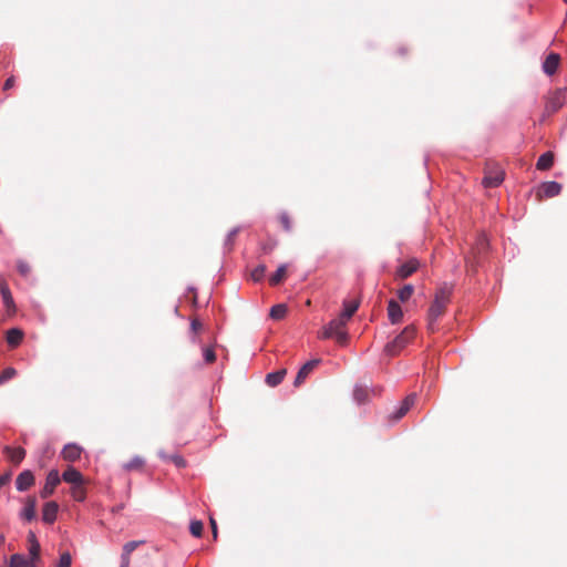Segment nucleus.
I'll return each mask as SVG.
<instances>
[{
	"mask_svg": "<svg viewBox=\"0 0 567 567\" xmlns=\"http://www.w3.org/2000/svg\"><path fill=\"white\" fill-rule=\"evenodd\" d=\"M452 292L453 286L449 284H443L436 289L434 300L427 312V329L431 332L436 330L437 319L445 313L446 307L451 302Z\"/></svg>",
	"mask_w": 567,
	"mask_h": 567,
	"instance_id": "1",
	"label": "nucleus"
},
{
	"mask_svg": "<svg viewBox=\"0 0 567 567\" xmlns=\"http://www.w3.org/2000/svg\"><path fill=\"white\" fill-rule=\"evenodd\" d=\"M567 101V87H558L553 91H549L544 96V111L542 114L540 121H545L547 117L551 116L556 112H558Z\"/></svg>",
	"mask_w": 567,
	"mask_h": 567,
	"instance_id": "2",
	"label": "nucleus"
},
{
	"mask_svg": "<svg viewBox=\"0 0 567 567\" xmlns=\"http://www.w3.org/2000/svg\"><path fill=\"white\" fill-rule=\"evenodd\" d=\"M415 328L414 326H406L400 334H398L393 341L389 342L384 351L389 355H396L401 350H403L414 338H415Z\"/></svg>",
	"mask_w": 567,
	"mask_h": 567,
	"instance_id": "3",
	"label": "nucleus"
},
{
	"mask_svg": "<svg viewBox=\"0 0 567 567\" xmlns=\"http://www.w3.org/2000/svg\"><path fill=\"white\" fill-rule=\"evenodd\" d=\"M488 248L487 238L484 235L477 237L475 245L472 247L471 257L466 258L467 272H475L480 257L486 252Z\"/></svg>",
	"mask_w": 567,
	"mask_h": 567,
	"instance_id": "4",
	"label": "nucleus"
},
{
	"mask_svg": "<svg viewBox=\"0 0 567 567\" xmlns=\"http://www.w3.org/2000/svg\"><path fill=\"white\" fill-rule=\"evenodd\" d=\"M484 173L482 184L486 188L497 187L504 181V171L496 164H487Z\"/></svg>",
	"mask_w": 567,
	"mask_h": 567,
	"instance_id": "5",
	"label": "nucleus"
},
{
	"mask_svg": "<svg viewBox=\"0 0 567 567\" xmlns=\"http://www.w3.org/2000/svg\"><path fill=\"white\" fill-rule=\"evenodd\" d=\"M348 320L342 316L331 320L328 326H326L320 334V338L328 339L332 338L334 333L343 331L347 326Z\"/></svg>",
	"mask_w": 567,
	"mask_h": 567,
	"instance_id": "6",
	"label": "nucleus"
},
{
	"mask_svg": "<svg viewBox=\"0 0 567 567\" xmlns=\"http://www.w3.org/2000/svg\"><path fill=\"white\" fill-rule=\"evenodd\" d=\"M60 482L61 478L59 472L56 470H51L48 473L45 484L40 492V496L42 498H48L49 496H51L54 493L55 487L60 484Z\"/></svg>",
	"mask_w": 567,
	"mask_h": 567,
	"instance_id": "7",
	"label": "nucleus"
},
{
	"mask_svg": "<svg viewBox=\"0 0 567 567\" xmlns=\"http://www.w3.org/2000/svg\"><path fill=\"white\" fill-rule=\"evenodd\" d=\"M420 267V262L415 258L409 259L406 262L402 264L395 271V278L398 279H406L412 276Z\"/></svg>",
	"mask_w": 567,
	"mask_h": 567,
	"instance_id": "8",
	"label": "nucleus"
},
{
	"mask_svg": "<svg viewBox=\"0 0 567 567\" xmlns=\"http://www.w3.org/2000/svg\"><path fill=\"white\" fill-rule=\"evenodd\" d=\"M320 359H313L305 363L297 373L293 385L300 386L308 375L319 365Z\"/></svg>",
	"mask_w": 567,
	"mask_h": 567,
	"instance_id": "9",
	"label": "nucleus"
},
{
	"mask_svg": "<svg viewBox=\"0 0 567 567\" xmlns=\"http://www.w3.org/2000/svg\"><path fill=\"white\" fill-rule=\"evenodd\" d=\"M561 192V185L557 182H545L540 185L537 196L543 198H551L559 195Z\"/></svg>",
	"mask_w": 567,
	"mask_h": 567,
	"instance_id": "10",
	"label": "nucleus"
},
{
	"mask_svg": "<svg viewBox=\"0 0 567 567\" xmlns=\"http://www.w3.org/2000/svg\"><path fill=\"white\" fill-rule=\"evenodd\" d=\"M82 451L83 449L80 445L75 443H69L63 447L61 456L64 461L75 462L81 457Z\"/></svg>",
	"mask_w": 567,
	"mask_h": 567,
	"instance_id": "11",
	"label": "nucleus"
},
{
	"mask_svg": "<svg viewBox=\"0 0 567 567\" xmlns=\"http://www.w3.org/2000/svg\"><path fill=\"white\" fill-rule=\"evenodd\" d=\"M33 484H34V475L29 470L21 472L16 480L17 489L20 492H24V491L29 489Z\"/></svg>",
	"mask_w": 567,
	"mask_h": 567,
	"instance_id": "12",
	"label": "nucleus"
},
{
	"mask_svg": "<svg viewBox=\"0 0 567 567\" xmlns=\"http://www.w3.org/2000/svg\"><path fill=\"white\" fill-rule=\"evenodd\" d=\"M59 512V505L56 502L51 501L43 505L42 508V520L47 524H53L56 519Z\"/></svg>",
	"mask_w": 567,
	"mask_h": 567,
	"instance_id": "13",
	"label": "nucleus"
},
{
	"mask_svg": "<svg viewBox=\"0 0 567 567\" xmlns=\"http://www.w3.org/2000/svg\"><path fill=\"white\" fill-rule=\"evenodd\" d=\"M388 317L391 323L396 324L402 321L403 311L399 302L394 299L388 302Z\"/></svg>",
	"mask_w": 567,
	"mask_h": 567,
	"instance_id": "14",
	"label": "nucleus"
},
{
	"mask_svg": "<svg viewBox=\"0 0 567 567\" xmlns=\"http://www.w3.org/2000/svg\"><path fill=\"white\" fill-rule=\"evenodd\" d=\"M62 480L73 486L84 484L83 475L73 466H69L62 474Z\"/></svg>",
	"mask_w": 567,
	"mask_h": 567,
	"instance_id": "15",
	"label": "nucleus"
},
{
	"mask_svg": "<svg viewBox=\"0 0 567 567\" xmlns=\"http://www.w3.org/2000/svg\"><path fill=\"white\" fill-rule=\"evenodd\" d=\"M560 63V56L557 53H550L547 55L543 63V70L547 75H553L556 73Z\"/></svg>",
	"mask_w": 567,
	"mask_h": 567,
	"instance_id": "16",
	"label": "nucleus"
},
{
	"mask_svg": "<svg viewBox=\"0 0 567 567\" xmlns=\"http://www.w3.org/2000/svg\"><path fill=\"white\" fill-rule=\"evenodd\" d=\"M38 560H32V556L25 557L21 554H14L10 558V567H35Z\"/></svg>",
	"mask_w": 567,
	"mask_h": 567,
	"instance_id": "17",
	"label": "nucleus"
},
{
	"mask_svg": "<svg viewBox=\"0 0 567 567\" xmlns=\"http://www.w3.org/2000/svg\"><path fill=\"white\" fill-rule=\"evenodd\" d=\"M415 400H416L415 394L408 395L401 403L399 410L394 413L393 420L398 421L401 417H403L409 412L411 406L415 403Z\"/></svg>",
	"mask_w": 567,
	"mask_h": 567,
	"instance_id": "18",
	"label": "nucleus"
},
{
	"mask_svg": "<svg viewBox=\"0 0 567 567\" xmlns=\"http://www.w3.org/2000/svg\"><path fill=\"white\" fill-rule=\"evenodd\" d=\"M23 337V331L18 328H12L7 331V342L11 348H17L22 342Z\"/></svg>",
	"mask_w": 567,
	"mask_h": 567,
	"instance_id": "19",
	"label": "nucleus"
},
{
	"mask_svg": "<svg viewBox=\"0 0 567 567\" xmlns=\"http://www.w3.org/2000/svg\"><path fill=\"white\" fill-rule=\"evenodd\" d=\"M35 507L37 501L34 497H29L25 502V505L21 512V517L27 520H32L35 518Z\"/></svg>",
	"mask_w": 567,
	"mask_h": 567,
	"instance_id": "20",
	"label": "nucleus"
},
{
	"mask_svg": "<svg viewBox=\"0 0 567 567\" xmlns=\"http://www.w3.org/2000/svg\"><path fill=\"white\" fill-rule=\"evenodd\" d=\"M29 554L32 556V560H40V544L33 532L28 534Z\"/></svg>",
	"mask_w": 567,
	"mask_h": 567,
	"instance_id": "21",
	"label": "nucleus"
},
{
	"mask_svg": "<svg viewBox=\"0 0 567 567\" xmlns=\"http://www.w3.org/2000/svg\"><path fill=\"white\" fill-rule=\"evenodd\" d=\"M7 456L13 464H20L25 456V450L22 447H6Z\"/></svg>",
	"mask_w": 567,
	"mask_h": 567,
	"instance_id": "22",
	"label": "nucleus"
},
{
	"mask_svg": "<svg viewBox=\"0 0 567 567\" xmlns=\"http://www.w3.org/2000/svg\"><path fill=\"white\" fill-rule=\"evenodd\" d=\"M360 306V301L359 300H346L343 302V311L341 312L340 316H342L344 319H347L348 321L351 319V317L355 313V311L358 310Z\"/></svg>",
	"mask_w": 567,
	"mask_h": 567,
	"instance_id": "23",
	"label": "nucleus"
},
{
	"mask_svg": "<svg viewBox=\"0 0 567 567\" xmlns=\"http://www.w3.org/2000/svg\"><path fill=\"white\" fill-rule=\"evenodd\" d=\"M554 164V155L551 152H546L542 154L536 163V167L539 171H547Z\"/></svg>",
	"mask_w": 567,
	"mask_h": 567,
	"instance_id": "24",
	"label": "nucleus"
},
{
	"mask_svg": "<svg viewBox=\"0 0 567 567\" xmlns=\"http://www.w3.org/2000/svg\"><path fill=\"white\" fill-rule=\"evenodd\" d=\"M286 374H287V370L286 369H281V370H278L276 372L268 373L267 377H266V383L269 386H277L278 384H280L282 382V380L285 379Z\"/></svg>",
	"mask_w": 567,
	"mask_h": 567,
	"instance_id": "25",
	"label": "nucleus"
},
{
	"mask_svg": "<svg viewBox=\"0 0 567 567\" xmlns=\"http://www.w3.org/2000/svg\"><path fill=\"white\" fill-rule=\"evenodd\" d=\"M1 297H2V301H3V305L6 307V310H7V315L8 316H13L16 313V303H14V300L12 298V295L10 292V289L3 291L1 293Z\"/></svg>",
	"mask_w": 567,
	"mask_h": 567,
	"instance_id": "26",
	"label": "nucleus"
},
{
	"mask_svg": "<svg viewBox=\"0 0 567 567\" xmlns=\"http://www.w3.org/2000/svg\"><path fill=\"white\" fill-rule=\"evenodd\" d=\"M287 277V265H280L276 272L269 277V284L271 286H278Z\"/></svg>",
	"mask_w": 567,
	"mask_h": 567,
	"instance_id": "27",
	"label": "nucleus"
},
{
	"mask_svg": "<svg viewBox=\"0 0 567 567\" xmlns=\"http://www.w3.org/2000/svg\"><path fill=\"white\" fill-rule=\"evenodd\" d=\"M145 461L141 456H134L127 463L123 465V468L127 472L140 471L144 467Z\"/></svg>",
	"mask_w": 567,
	"mask_h": 567,
	"instance_id": "28",
	"label": "nucleus"
},
{
	"mask_svg": "<svg viewBox=\"0 0 567 567\" xmlns=\"http://www.w3.org/2000/svg\"><path fill=\"white\" fill-rule=\"evenodd\" d=\"M144 542L143 540H132V542H128L126 543L124 546H123V551H122V555H121V559H126V560H130V556L131 554L140 546L142 545Z\"/></svg>",
	"mask_w": 567,
	"mask_h": 567,
	"instance_id": "29",
	"label": "nucleus"
},
{
	"mask_svg": "<svg viewBox=\"0 0 567 567\" xmlns=\"http://www.w3.org/2000/svg\"><path fill=\"white\" fill-rule=\"evenodd\" d=\"M158 455L162 460L164 461H171L172 463H174L177 467H185L186 466V461L183 458V456L176 454V455H167L166 453H164L163 451H159L158 452Z\"/></svg>",
	"mask_w": 567,
	"mask_h": 567,
	"instance_id": "30",
	"label": "nucleus"
},
{
	"mask_svg": "<svg viewBox=\"0 0 567 567\" xmlns=\"http://www.w3.org/2000/svg\"><path fill=\"white\" fill-rule=\"evenodd\" d=\"M414 293V287L412 285H404L398 290V298L401 302L408 301Z\"/></svg>",
	"mask_w": 567,
	"mask_h": 567,
	"instance_id": "31",
	"label": "nucleus"
},
{
	"mask_svg": "<svg viewBox=\"0 0 567 567\" xmlns=\"http://www.w3.org/2000/svg\"><path fill=\"white\" fill-rule=\"evenodd\" d=\"M287 315V307L282 303L276 305L270 309V317L280 320Z\"/></svg>",
	"mask_w": 567,
	"mask_h": 567,
	"instance_id": "32",
	"label": "nucleus"
},
{
	"mask_svg": "<svg viewBox=\"0 0 567 567\" xmlns=\"http://www.w3.org/2000/svg\"><path fill=\"white\" fill-rule=\"evenodd\" d=\"M83 485L84 484H79V485L72 486V488H71V495L78 502H82L85 498L86 494H85V488Z\"/></svg>",
	"mask_w": 567,
	"mask_h": 567,
	"instance_id": "33",
	"label": "nucleus"
},
{
	"mask_svg": "<svg viewBox=\"0 0 567 567\" xmlns=\"http://www.w3.org/2000/svg\"><path fill=\"white\" fill-rule=\"evenodd\" d=\"M353 396L358 403H364L368 400L369 393L365 388L357 386L353 391Z\"/></svg>",
	"mask_w": 567,
	"mask_h": 567,
	"instance_id": "34",
	"label": "nucleus"
},
{
	"mask_svg": "<svg viewBox=\"0 0 567 567\" xmlns=\"http://www.w3.org/2000/svg\"><path fill=\"white\" fill-rule=\"evenodd\" d=\"M278 220L285 231H288V233L291 231V229H292L291 218L286 212L281 213L278 216Z\"/></svg>",
	"mask_w": 567,
	"mask_h": 567,
	"instance_id": "35",
	"label": "nucleus"
},
{
	"mask_svg": "<svg viewBox=\"0 0 567 567\" xmlns=\"http://www.w3.org/2000/svg\"><path fill=\"white\" fill-rule=\"evenodd\" d=\"M190 534L195 537H200L204 530V525L200 520H193L189 525Z\"/></svg>",
	"mask_w": 567,
	"mask_h": 567,
	"instance_id": "36",
	"label": "nucleus"
},
{
	"mask_svg": "<svg viewBox=\"0 0 567 567\" xmlns=\"http://www.w3.org/2000/svg\"><path fill=\"white\" fill-rule=\"evenodd\" d=\"M17 269H18L19 274L23 277H28L31 274V266L25 260H18Z\"/></svg>",
	"mask_w": 567,
	"mask_h": 567,
	"instance_id": "37",
	"label": "nucleus"
},
{
	"mask_svg": "<svg viewBox=\"0 0 567 567\" xmlns=\"http://www.w3.org/2000/svg\"><path fill=\"white\" fill-rule=\"evenodd\" d=\"M266 266L265 265H259L257 266L250 274L251 276V279L254 281H259L264 278L265 274H266Z\"/></svg>",
	"mask_w": 567,
	"mask_h": 567,
	"instance_id": "38",
	"label": "nucleus"
},
{
	"mask_svg": "<svg viewBox=\"0 0 567 567\" xmlns=\"http://www.w3.org/2000/svg\"><path fill=\"white\" fill-rule=\"evenodd\" d=\"M203 355L207 364H212L216 361V353L213 348H204Z\"/></svg>",
	"mask_w": 567,
	"mask_h": 567,
	"instance_id": "39",
	"label": "nucleus"
},
{
	"mask_svg": "<svg viewBox=\"0 0 567 567\" xmlns=\"http://www.w3.org/2000/svg\"><path fill=\"white\" fill-rule=\"evenodd\" d=\"M17 374L16 369L13 368H6L1 374H0V384L4 383L6 381L12 379Z\"/></svg>",
	"mask_w": 567,
	"mask_h": 567,
	"instance_id": "40",
	"label": "nucleus"
},
{
	"mask_svg": "<svg viewBox=\"0 0 567 567\" xmlns=\"http://www.w3.org/2000/svg\"><path fill=\"white\" fill-rule=\"evenodd\" d=\"M72 558L71 555L66 551L61 554L58 567H71Z\"/></svg>",
	"mask_w": 567,
	"mask_h": 567,
	"instance_id": "41",
	"label": "nucleus"
},
{
	"mask_svg": "<svg viewBox=\"0 0 567 567\" xmlns=\"http://www.w3.org/2000/svg\"><path fill=\"white\" fill-rule=\"evenodd\" d=\"M333 337L336 338L337 342L341 346H344L348 341V333L346 330L334 333Z\"/></svg>",
	"mask_w": 567,
	"mask_h": 567,
	"instance_id": "42",
	"label": "nucleus"
},
{
	"mask_svg": "<svg viewBox=\"0 0 567 567\" xmlns=\"http://www.w3.org/2000/svg\"><path fill=\"white\" fill-rule=\"evenodd\" d=\"M14 83H16V79H14V76H10V78H8V79L6 80V82H4L3 90H4V91L10 90L11 87H13Z\"/></svg>",
	"mask_w": 567,
	"mask_h": 567,
	"instance_id": "43",
	"label": "nucleus"
},
{
	"mask_svg": "<svg viewBox=\"0 0 567 567\" xmlns=\"http://www.w3.org/2000/svg\"><path fill=\"white\" fill-rule=\"evenodd\" d=\"M203 324L198 319H193L190 323V328L194 332H197L202 329Z\"/></svg>",
	"mask_w": 567,
	"mask_h": 567,
	"instance_id": "44",
	"label": "nucleus"
},
{
	"mask_svg": "<svg viewBox=\"0 0 567 567\" xmlns=\"http://www.w3.org/2000/svg\"><path fill=\"white\" fill-rule=\"evenodd\" d=\"M209 523H210V527H212L214 539H216L217 535H218L216 520L213 517H210L209 518Z\"/></svg>",
	"mask_w": 567,
	"mask_h": 567,
	"instance_id": "45",
	"label": "nucleus"
},
{
	"mask_svg": "<svg viewBox=\"0 0 567 567\" xmlns=\"http://www.w3.org/2000/svg\"><path fill=\"white\" fill-rule=\"evenodd\" d=\"M9 287H8V284L6 282V280L0 277V293H2L3 291L8 290Z\"/></svg>",
	"mask_w": 567,
	"mask_h": 567,
	"instance_id": "46",
	"label": "nucleus"
},
{
	"mask_svg": "<svg viewBox=\"0 0 567 567\" xmlns=\"http://www.w3.org/2000/svg\"><path fill=\"white\" fill-rule=\"evenodd\" d=\"M10 481V475H1L0 476V487L8 484Z\"/></svg>",
	"mask_w": 567,
	"mask_h": 567,
	"instance_id": "47",
	"label": "nucleus"
},
{
	"mask_svg": "<svg viewBox=\"0 0 567 567\" xmlns=\"http://www.w3.org/2000/svg\"><path fill=\"white\" fill-rule=\"evenodd\" d=\"M122 560V564L120 567H130V560H126V559H121Z\"/></svg>",
	"mask_w": 567,
	"mask_h": 567,
	"instance_id": "48",
	"label": "nucleus"
},
{
	"mask_svg": "<svg viewBox=\"0 0 567 567\" xmlns=\"http://www.w3.org/2000/svg\"><path fill=\"white\" fill-rule=\"evenodd\" d=\"M237 231L236 230H233L229 236H228V241H231L234 239V237L236 236Z\"/></svg>",
	"mask_w": 567,
	"mask_h": 567,
	"instance_id": "49",
	"label": "nucleus"
},
{
	"mask_svg": "<svg viewBox=\"0 0 567 567\" xmlns=\"http://www.w3.org/2000/svg\"><path fill=\"white\" fill-rule=\"evenodd\" d=\"M565 3H567V0H563Z\"/></svg>",
	"mask_w": 567,
	"mask_h": 567,
	"instance_id": "50",
	"label": "nucleus"
}]
</instances>
